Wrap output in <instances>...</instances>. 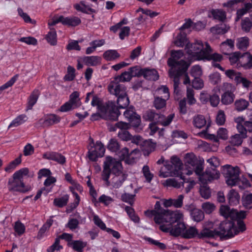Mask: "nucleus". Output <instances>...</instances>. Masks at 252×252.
<instances>
[{"instance_id": "nucleus-19", "label": "nucleus", "mask_w": 252, "mask_h": 252, "mask_svg": "<svg viewBox=\"0 0 252 252\" xmlns=\"http://www.w3.org/2000/svg\"><path fill=\"white\" fill-rule=\"evenodd\" d=\"M220 51L224 55H229L234 49V40L227 39L220 45Z\"/></svg>"}, {"instance_id": "nucleus-3", "label": "nucleus", "mask_w": 252, "mask_h": 252, "mask_svg": "<svg viewBox=\"0 0 252 252\" xmlns=\"http://www.w3.org/2000/svg\"><path fill=\"white\" fill-rule=\"evenodd\" d=\"M154 216V221L157 224L164 222L176 221L181 217L180 213L165 209L161 207L159 201H157L155 205V210L151 211Z\"/></svg>"}, {"instance_id": "nucleus-53", "label": "nucleus", "mask_w": 252, "mask_h": 252, "mask_svg": "<svg viewBox=\"0 0 252 252\" xmlns=\"http://www.w3.org/2000/svg\"><path fill=\"white\" fill-rule=\"evenodd\" d=\"M128 70L130 71L132 77H140L143 76L144 72V68H140L138 66L130 67Z\"/></svg>"}, {"instance_id": "nucleus-13", "label": "nucleus", "mask_w": 252, "mask_h": 252, "mask_svg": "<svg viewBox=\"0 0 252 252\" xmlns=\"http://www.w3.org/2000/svg\"><path fill=\"white\" fill-rule=\"evenodd\" d=\"M129 127V125L127 123L122 121L116 123L114 126H111L109 127L110 131H115L118 128L120 129L118 133V137L123 141H129L131 139V135L127 130Z\"/></svg>"}, {"instance_id": "nucleus-48", "label": "nucleus", "mask_w": 252, "mask_h": 252, "mask_svg": "<svg viewBox=\"0 0 252 252\" xmlns=\"http://www.w3.org/2000/svg\"><path fill=\"white\" fill-rule=\"evenodd\" d=\"M183 182H179L175 178H169L165 181V185L167 187H173L177 189H179L182 186H183L184 183L186 182V179L184 177V180Z\"/></svg>"}, {"instance_id": "nucleus-32", "label": "nucleus", "mask_w": 252, "mask_h": 252, "mask_svg": "<svg viewBox=\"0 0 252 252\" xmlns=\"http://www.w3.org/2000/svg\"><path fill=\"white\" fill-rule=\"evenodd\" d=\"M198 161L196 157L192 153H187L185 156L184 162L187 166L194 167Z\"/></svg>"}, {"instance_id": "nucleus-2", "label": "nucleus", "mask_w": 252, "mask_h": 252, "mask_svg": "<svg viewBox=\"0 0 252 252\" xmlns=\"http://www.w3.org/2000/svg\"><path fill=\"white\" fill-rule=\"evenodd\" d=\"M93 106H97V110L106 119L112 121L118 120V117L121 114L120 112L116 107L115 102L108 101L103 103L100 98L96 95H94L91 102Z\"/></svg>"}, {"instance_id": "nucleus-30", "label": "nucleus", "mask_w": 252, "mask_h": 252, "mask_svg": "<svg viewBox=\"0 0 252 252\" xmlns=\"http://www.w3.org/2000/svg\"><path fill=\"white\" fill-rule=\"evenodd\" d=\"M208 51L206 53V55H205L204 60H206L208 61L212 60L213 62H220L223 59L222 56L218 53H215L211 54V53L212 52V50L210 45H207Z\"/></svg>"}, {"instance_id": "nucleus-57", "label": "nucleus", "mask_w": 252, "mask_h": 252, "mask_svg": "<svg viewBox=\"0 0 252 252\" xmlns=\"http://www.w3.org/2000/svg\"><path fill=\"white\" fill-rule=\"evenodd\" d=\"M135 196V194L125 193L121 195V200L125 202L128 203L130 205H132L134 203Z\"/></svg>"}, {"instance_id": "nucleus-29", "label": "nucleus", "mask_w": 252, "mask_h": 252, "mask_svg": "<svg viewBox=\"0 0 252 252\" xmlns=\"http://www.w3.org/2000/svg\"><path fill=\"white\" fill-rule=\"evenodd\" d=\"M101 57L96 56H85L82 58L83 62L87 65L96 66L101 63Z\"/></svg>"}, {"instance_id": "nucleus-39", "label": "nucleus", "mask_w": 252, "mask_h": 252, "mask_svg": "<svg viewBox=\"0 0 252 252\" xmlns=\"http://www.w3.org/2000/svg\"><path fill=\"white\" fill-rule=\"evenodd\" d=\"M68 200L69 195L66 194L61 197L55 198L53 204L56 207L62 208L67 204Z\"/></svg>"}, {"instance_id": "nucleus-54", "label": "nucleus", "mask_w": 252, "mask_h": 252, "mask_svg": "<svg viewBox=\"0 0 252 252\" xmlns=\"http://www.w3.org/2000/svg\"><path fill=\"white\" fill-rule=\"evenodd\" d=\"M206 184L201 186L199 192L201 196L205 199H208L211 196V192L210 188Z\"/></svg>"}, {"instance_id": "nucleus-12", "label": "nucleus", "mask_w": 252, "mask_h": 252, "mask_svg": "<svg viewBox=\"0 0 252 252\" xmlns=\"http://www.w3.org/2000/svg\"><path fill=\"white\" fill-rule=\"evenodd\" d=\"M88 156L92 161H96L98 158L102 157L105 153V149L102 143L99 141L94 142L92 140L88 147Z\"/></svg>"}, {"instance_id": "nucleus-34", "label": "nucleus", "mask_w": 252, "mask_h": 252, "mask_svg": "<svg viewBox=\"0 0 252 252\" xmlns=\"http://www.w3.org/2000/svg\"><path fill=\"white\" fill-rule=\"evenodd\" d=\"M120 54L116 50H108L103 54V58L107 61H114L120 57Z\"/></svg>"}, {"instance_id": "nucleus-51", "label": "nucleus", "mask_w": 252, "mask_h": 252, "mask_svg": "<svg viewBox=\"0 0 252 252\" xmlns=\"http://www.w3.org/2000/svg\"><path fill=\"white\" fill-rule=\"evenodd\" d=\"M241 25L242 31L247 33L249 32L252 28V22L248 17L242 20Z\"/></svg>"}, {"instance_id": "nucleus-10", "label": "nucleus", "mask_w": 252, "mask_h": 252, "mask_svg": "<svg viewBox=\"0 0 252 252\" xmlns=\"http://www.w3.org/2000/svg\"><path fill=\"white\" fill-rule=\"evenodd\" d=\"M222 174L228 186H236L240 181V168L238 166L233 167L230 165H225L223 166Z\"/></svg>"}, {"instance_id": "nucleus-64", "label": "nucleus", "mask_w": 252, "mask_h": 252, "mask_svg": "<svg viewBox=\"0 0 252 252\" xmlns=\"http://www.w3.org/2000/svg\"><path fill=\"white\" fill-rule=\"evenodd\" d=\"M136 114L134 107L131 105L124 112V115L127 120H129Z\"/></svg>"}, {"instance_id": "nucleus-15", "label": "nucleus", "mask_w": 252, "mask_h": 252, "mask_svg": "<svg viewBox=\"0 0 252 252\" xmlns=\"http://www.w3.org/2000/svg\"><path fill=\"white\" fill-rule=\"evenodd\" d=\"M205 228H208L207 222L203 225L202 229L199 232L195 227L190 226L188 228L186 227L184 233H183L182 237L186 239H191L195 237H197L200 239H208V237L202 235V234L204 232V230Z\"/></svg>"}, {"instance_id": "nucleus-33", "label": "nucleus", "mask_w": 252, "mask_h": 252, "mask_svg": "<svg viewBox=\"0 0 252 252\" xmlns=\"http://www.w3.org/2000/svg\"><path fill=\"white\" fill-rule=\"evenodd\" d=\"M235 94L231 91L225 92L221 97V102L223 104L228 105L231 104L235 99Z\"/></svg>"}, {"instance_id": "nucleus-37", "label": "nucleus", "mask_w": 252, "mask_h": 252, "mask_svg": "<svg viewBox=\"0 0 252 252\" xmlns=\"http://www.w3.org/2000/svg\"><path fill=\"white\" fill-rule=\"evenodd\" d=\"M249 46V38L247 36L238 38L236 47L238 49L246 51Z\"/></svg>"}, {"instance_id": "nucleus-60", "label": "nucleus", "mask_w": 252, "mask_h": 252, "mask_svg": "<svg viewBox=\"0 0 252 252\" xmlns=\"http://www.w3.org/2000/svg\"><path fill=\"white\" fill-rule=\"evenodd\" d=\"M245 137H242L240 134H236L231 136L230 142L234 146H239L242 144L243 139Z\"/></svg>"}, {"instance_id": "nucleus-20", "label": "nucleus", "mask_w": 252, "mask_h": 252, "mask_svg": "<svg viewBox=\"0 0 252 252\" xmlns=\"http://www.w3.org/2000/svg\"><path fill=\"white\" fill-rule=\"evenodd\" d=\"M132 75L130 71H125L122 73L120 75L115 77L113 80L111 81L108 86H110L112 83L116 84V85H123L121 84L120 82H124L126 81H129L132 78Z\"/></svg>"}, {"instance_id": "nucleus-35", "label": "nucleus", "mask_w": 252, "mask_h": 252, "mask_svg": "<svg viewBox=\"0 0 252 252\" xmlns=\"http://www.w3.org/2000/svg\"><path fill=\"white\" fill-rule=\"evenodd\" d=\"M248 214V212L245 211H238L237 210L234 209L231 212V220H236V221H243L245 219Z\"/></svg>"}, {"instance_id": "nucleus-9", "label": "nucleus", "mask_w": 252, "mask_h": 252, "mask_svg": "<svg viewBox=\"0 0 252 252\" xmlns=\"http://www.w3.org/2000/svg\"><path fill=\"white\" fill-rule=\"evenodd\" d=\"M174 117V114H171L166 117L163 114L156 113L153 110L147 111L143 115L146 121L158 123L164 126H169Z\"/></svg>"}, {"instance_id": "nucleus-27", "label": "nucleus", "mask_w": 252, "mask_h": 252, "mask_svg": "<svg viewBox=\"0 0 252 252\" xmlns=\"http://www.w3.org/2000/svg\"><path fill=\"white\" fill-rule=\"evenodd\" d=\"M227 198L230 205H237L239 203L240 196L237 191L231 189L227 195Z\"/></svg>"}, {"instance_id": "nucleus-1", "label": "nucleus", "mask_w": 252, "mask_h": 252, "mask_svg": "<svg viewBox=\"0 0 252 252\" xmlns=\"http://www.w3.org/2000/svg\"><path fill=\"white\" fill-rule=\"evenodd\" d=\"M207 226L208 228L204 230V232L202 235L209 239L219 238L220 241H224L233 237L238 233L234 221L227 219L221 221L218 227L214 228L212 222H207Z\"/></svg>"}, {"instance_id": "nucleus-52", "label": "nucleus", "mask_w": 252, "mask_h": 252, "mask_svg": "<svg viewBox=\"0 0 252 252\" xmlns=\"http://www.w3.org/2000/svg\"><path fill=\"white\" fill-rule=\"evenodd\" d=\"M234 209H230V207L227 205H221L220 208V215L225 218H231V212Z\"/></svg>"}, {"instance_id": "nucleus-63", "label": "nucleus", "mask_w": 252, "mask_h": 252, "mask_svg": "<svg viewBox=\"0 0 252 252\" xmlns=\"http://www.w3.org/2000/svg\"><path fill=\"white\" fill-rule=\"evenodd\" d=\"M209 80L210 83L214 85L218 84L221 80L220 74L218 72H215L210 74Z\"/></svg>"}, {"instance_id": "nucleus-6", "label": "nucleus", "mask_w": 252, "mask_h": 252, "mask_svg": "<svg viewBox=\"0 0 252 252\" xmlns=\"http://www.w3.org/2000/svg\"><path fill=\"white\" fill-rule=\"evenodd\" d=\"M108 90L110 93L115 95L117 97L118 106L116 107L119 109H125L129 104V100L126 92V87L125 85H116L113 83L110 86H108Z\"/></svg>"}, {"instance_id": "nucleus-46", "label": "nucleus", "mask_w": 252, "mask_h": 252, "mask_svg": "<svg viewBox=\"0 0 252 252\" xmlns=\"http://www.w3.org/2000/svg\"><path fill=\"white\" fill-rule=\"evenodd\" d=\"M21 157L20 155L17 158L11 161L6 167H5L4 170L7 172H12L16 166L21 163Z\"/></svg>"}, {"instance_id": "nucleus-38", "label": "nucleus", "mask_w": 252, "mask_h": 252, "mask_svg": "<svg viewBox=\"0 0 252 252\" xmlns=\"http://www.w3.org/2000/svg\"><path fill=\"white\" fill-rule=\"evenodd\" d=\"M211 14L214 19L220 22L224 21L226 18V12L222 9H212Z\"/></svg>"}, {"instance_id": "nucleus-56", "label": "nucleus", "mask_w": 252, "mask_h": 252, "mask_svg": "<svg viewBox=\"0 0 252 252\" xmlns=\"http://www.w3.org/2000/svg\"><path fill=\"white\" fill-rule=\"evenodd\" d=\"M226 116L222 110H219L216 118V122L219 126L223 125L225 122Z\"/></svg>"}, {"instance_id": "nucleus-41", "label": "nucleus", "mask_w": 252, "mask_h": 252, "mask_svg": "<svg viewBox=\"0 0 252 252\" xmlns=\"http://www.w3.org/2000/svg\"><path fill=\"white\" fill-rule=\"evenodd\" d=\"M168 99L159 96H155L153 105L157 110L162 109L166 107V100Z\"/></svg>"}, {"instance_id": "nucleus-47", "label": "nucleus", "mask_w": 252, "mask_h": 252, "mask_svg": "<svg viewBox=\"0 0 252 252\" xmlns=\"http://www.w3.org/2000/svg\"><path fill=\"white\" fill-rule=\"evenodd\" d=\"M190 215L192 220L197 222L201 221L204 218L203 212L198 209H194L192 210Z\"/></svg>"}, {"instance_id": "nucleus-31", "label": "nucleus", "mask_w": 252, "mask_h": 252, "mask_svg": "<svg viewBox=\"0 0 252 252\" xmlns=\"http://www.w3.org/2000/svg\"><path fill=\"white\" fill-rule=\"evenodd\" d=\"M127 177V174L123 173L120 175H115L112 179V184L115 189H118L122 186L123 183L126 181Z\"/></svg>"}, {"instance_id": "nucleus-18", "label": "nucleus", "mask_w": 252, "mask_h": 252, "mask_svg": "<svg viewBox=\"0 0 252 252\" xmlns=\"http://www.w3.org/2000/svg\"><path fill=\"white\" fill-rule=\"evenodd\" d=\"M116 153L121 161L125 160V162L128 164H131L135 162V158H130L131 154L129 153V150L127 148L125 147L121 150H119Z\"/></svg>"}, {"instance_id": "nucleus-61", "label": "nucleus", "mask_w": 252, "mask_h": 252, "mask_svg": "<svg viewBox=\"0 0 252 252\" xmlns=\"http://www.w3.org/2000/svg\"><path fill=\"white\" fill-rule=\"evenodd\" d=\"M230 56L229 58V61L231 64H233L236 63L237 62H239L240 64V59L241 55H242L239 52H236L232 54H230Z\"/></svg>"}, {"instance_id": "nucleus-11", "label": "nucleus", "mask_w": 252, "mask_h": 252, "mask_svg": "<svg viewBox=\"0 0 252 252\" xmlns=\"http://www.w3.org/2000/svg\"><path fill=\"white\" fill-rule=\"evenodd\" d=\"M208 43H206V47H203V45L201 41H197L196 42L191 44L190 46L188 44L187 47L189 48L187 51V54L192 57L196 58L197 60H204L208 51Z\"/></svg>"}, {"instance_id": "nucleus-23", "label": "nucleus", "mask_w": 252, "mask_h": 252, "mask_svg": "<svg viewBox=\"0 0 252 252\" xmlns=\"http://www.w3.org/2000/svg\"><path fill=\"white\" fill-rule=\"evenodd\" d=\"M141 150L145 156H149L156 148V143L152 141L151 139L144 140L141 145Z\"/></svg>"}, {"instance_id": "nucleus-58", "label": "nucleus", "mask_w": 252, "mask_h": 252, "mask_svg": "<svg viewBox=\"0 0 252 252\" xmlns=\"http://www.w3.org/2000/svg\"><path fill=\"white\" fill-rule=\"evenodd\" d=\"M60 240L59 237L55 239L54 244L47 249V252H54L55 250H60L63 249V246L60 245Z\"/></svg>"}, {"instance_id": "nucleus-21", "label": "nucleus", "mask_w": 252, "mask_h": 252, "mask_svg": "<svg viewBox=\"0 0 252 252\" xmlns=\"http://www.w3.org/2000/svg\"><path fill=\"white\" fill-rule=\"evenodd\" d=\"M59 21H61L63 25L69 27H76L81 23L80 19L75 16L64 17L61 16Z\"/></svg>"}, {"instance_id": "nucleus-50", "label": "nucleus", "mask_w": 252, "mask_h": 252, "mask_svg": "<svg viewBox=\"0 0 252 252\" xmlns=\"http://www.w3.org/2000/svg\"><path fill=\"white\" fill-rule=\"evenodd\" d=\"M125 210L131 220L135 223H138L139 222L140 218L135 214V211L133 208L130 206H126Z\"/></svg>"}, {"instance_id": "nucleus-22", "label": "nucleus", "mask_w": 252, "mask_h": 252, "mask_svg": "<svg viewBox=\"0 0 252 252\" xmlns=\"http://www.w3.org/2000/svg\"><path fill=\"white\" fill-rule=\"evenodd\" d=\"M240 64L245 69L252 68V55L248 52L242 54L240 59Z\"/></svg>"}, {"instance_id": "nucleus-44", "label": "nucleus", "mask_w": 252, "mask_h": 252, "mask_svg": "<svg viewBox=\"0 0 252 252\" xmlns=\"http://www.w3.org/2000/svg\"><path fill=\"white\" fill-rule=\"evenodd\" d=\"M108 150L112 152L117 153L120 150V145L115 138H111L107 145Z\"/></svg>"}, {"instance_id": "nucleus-8", "label": "nucleus", "mask_w": 252, "mask_h": 252, "mask_svg": "<svg viewBox=\"0 0 252 252\" xmlns=\"http://www.w3.org/2000/svg\"><path fill=\"white\" fill-rule=\"evenodd\" d=\"M181 215L179 220L176 221L166 222L169 223L167 225L162 224L160 225L159 229L163 232L168 233L172 236L177 237L181 235L182 237L183 233H184L186 228L185 224L181 221L183 215Z\"/></svg>"}, {"instance_id": "nucleus-7", "label": "nucleus", "mask_w": 252, "mask_h": 252, "mask_svg": "<svg viewBox=\"0 0 252 252\" xmlns=\"http://www.w3.org/2000/svg\"><path fill=\"white\" fill-rule=\"evenodd\" d=\"M204 161L199 160L196 165L193 167L194 172L199 176V180L202 184H207L208 182L217 180L220 178V172L215 168L207 167L205 172H203Z\"/></svg>"}, {"instance_id": "nucleus-17", "label": "nucleus", "mask_w": 252, "mask_h": 252, "mask_svg": "<svg viewBox=\"0 0 252 252\" xmlns=\"http://www.w3.org/2000/svg\"><path fill=\"white\" fill-rule=\"evenodd\" d=\"M44 159L52 160L57 163L63 165L66 162L65 157L61 154L55 152H47L42 155Z\"/></svg>"}, {"instance_id": "nucleus-14", "label": "nucleus", "mask_w": 252, "mask_h": 252, "mask_svg": "<svg viewBox=\"0 0 252 252\" xmlns=\"http://www.w3.org/2000/svg\"><path fill=\"white\" fill-rule=\"evenodd\" d=\"M170 164L166 165L168 170L172 173L173 175L179 177L182 180H184V176L181 172L183 168V163L181 160L176 156H172L170 158ZM185 181V180H184Z\"/></svg>"}, {"instance_id": "nucleus-59", "label": "nucleus", "mask_w": 252, "mask_h": 252, "mask_svg": "<svg viewBox=\"0 0 252 252\" xmlns=\"http://www.w3.org/2000/svg\"><path fill=\"white\" fill-rule=\"evenodd\" d=\"M18 76V75L17 74L14 75L6 83H5L4 84H3L1 86H0V94H1L2 91H3V90L12 86L14 84V83L16 82V81L17 80Z\"/></svg>"}, {"instance_id": "nucleus-49", "label": "nucleus", "mask_w": 252, "mask_h": 252, "mask_svg": "<svg viewBox=\"0 0 252 252\" xmlns=\"http://www.w3.org/2000/svg\"><path fill=\"white\" fill-rule=\"evenodd\" d=\"M26 118L27 116L25 114H22L18 116L12 121V122L9 125L8 128H9L10 127H16L21 125L26 121Z\"/></svg>"}, {"instance_id": "nucleus-16", "label": "nucleus", "mask_w": 252, "mask_h": 252, "mask_svg": "<svg viewBox=\"0 0 252 252\" xmlns=\"http://www.w3.org/2000/svg\"><path fill=\"white\" fill-rule=\"evenodd\" d=\"M61 118L56 114H51L40 119L36 123V126L49 127L53 125L59 123Z\"/></svg>"}, {"instance_id": "nucleus-25", "label": "nucleus", "mask_w": 252, "mask_h": 252, "mask_svg": "<svg viewBox=\"0 0 252 252\" xmlns=\"http://www.w3.org/2000/svg\"><path fill=\"white\" fill-rule=\"evenodd\" d=\"M144 78L148 80L156 81L159 79L158 71L154 68H144Z\"/></svg>"}, {"instance_id": "nucleus-55", "label": "nucleus", "mask_w": 252, "mask_h": 252, "mask_svg": "<svg viewBox=\"0 0 252 252\" xmlns=\"http://www.w3.org/2000/svg\"><path fill=\"white\" fill-rule=\"evenodd\" d=\"M142 173L146 181L148 183H150L153 178L154 175L150 172L149 167L148 165H144L143 167Z\"/></svg>"}, {"instance_id": "nucleus-62", "label": "nucleus", "mask_w": 252, "mask_h": 252, "mask_svg": "<svg viewBox=\"0 0 252 252\" xmlns=\"http://www.w3.org/2000/svg\"><path fill=\"white\" fill-rule=\"evenodd\" d=\"M190 75L194 78L200 77L202 75L201 68L199 65L193 66L190 70Z\"/></svg>"}, {"instance_id": "nucleus-42", "label": "nucleus", "mask_w": 252, "mask_h": 252, "mask_svg": "<svg viewBox=\"0 0 252 252\" xmlns=\"http://www.w3.org/2000/svg\"><path fill=\"white\" fill-rule=\"evenodd\" d=\"M235 83L237 84H241L243 87L247 89H252V82L241 75L235 77Z\"/></svg>"}, {"instance_id": "nucleus-4", "label": "nucleus", "mask_w": 252, "mask_h": 252, "mask_svg": "<svg viewBox=\"0 0 252 252\" xmlns=\"http://www.w3.org/2000/svg\"><path fill=\"white\" fill-rule=\"evenodd\" d=\"M123 166L120 161H117L111 157H106L104 161L103 169L102 172V179L106 182L107 186H109V179L111 173L115 175H120L124 173L123 172Z\"/></svg>"}, {"instance_id": "nucleus-5", "label": "nucleus", "mask_w": 252, "mask_h": 252, "mask_svg": "<svg viewBox=\"0 0 252 252\" xmlns=\"http://www.w3.org/2000/svg\"><path fill=\"white\" fill-rule=\"evenodd\" d=\"M29 170L28 168H23L15 172L12 178L9 179L8 188L9 191L26 192L31 188L25 186L23 180L24 176L28 174Z\"/></svg>"}, {"instance_id": "nucleus-40", "label": "nucleus", "mask_w": 252, "mask_h": 252, "mask_svg": "<svg viewBox=\"0 0 252 252\" xmlns=\"http://www.w3.org/2000/svg\"><path fill=\"white\" fill-rule=\"evenodd\" d=\"M234 105L235 109L237 111L241 112L247 108L249 105V102L245 99L241 98L235 101Z\"/></svg>"}, {"instance_id": "nucleus-43", "label": "nucleus", "mask_w": 252, "mask_h": 252, "mask_svg": "<svg viewBox=\"0 0 252 252\" xmlns=\"http://www.w3.org/2000/svg\"><path fill=\"white\" fill-rule=\"evenodd\" d=\"M45 39L48 43L51 45L57 44V33L54 29H51L50 32L46 34Z\"/></svg>"}, {"instance_id": "nucleus-28", "label": "nucleus", "mask_w": 252, "mask_h": 252, "mask_svg": "<svg viewBox=\"0 0 252 252\" xmlns=\"http://www.w3.org/2000/svg\"><path fill=\"white\" fill-rule=\"evenodd\" d=\"M87 242L82 240H73L69 244L68 247L71 248L74 251L77 252H83L84 249L87 246Z\"/></svg>"}, {"instance_id": "nucleus-26", "label": "nucleus", "mask_w": 252, "mask_h": 252, "mask_svg": "<svg viewBox=\"0 0 252 252\" xmlns=\"http://www.w3.org/2000/svg\"><path fill=\"white\" fill-rule=\"evenodd\" d=\"M40 94V92L37 89H34L28 98L27 110H31L33 106L36 103Z\"/></svg>"}, {"instance_id": "nucleus-45", "label": "nucleus", "mask_w": 252, "mask_h": 252, "mask_svg": "<svg viewBox=\"0 0 252 252\" xmlns=\"http://www.w3.org/2000/svg\"><path fill=\"white\" fill-rule=\"evenodd\" d=\"M13 228L16 234L15 235H17L19 236L22 235L26 230L25 225L22 223L20 220H17L15 222Z\"/></svg>"}, {"instance_id": "nucleus-36", "label": "nucleus", "mask_w": 252, "mask_h": 252, "mask_svg": "<svg viewBox=\"0 0 252 252\" xmlns=\"http://www.w3.org/2000/svg\"><path fill=\"white\" fill-rule=\"evenodd\" d=\"M192 124L195 127L201 128L206 125V120L203 115H197L193 117Z\"/></svg>"}, {"instance_id": "nucleus-24", "label": "nucleus", "mask_w": 252, "mask_h": 252, "mask_svg": "<svg viewBox=\"0 0 252 252\" xmlns=\"http://www.w3.org/2000/svg\"><path fill=\"white\" fill-rule=\"evenodd\" d=\"M179 67L174 70L171 74V76H175L180 77L181 76L185 75L187 73V70L189 66V64L183 60H181V63L178 65Z\"/></svg>"}]
</instances>
